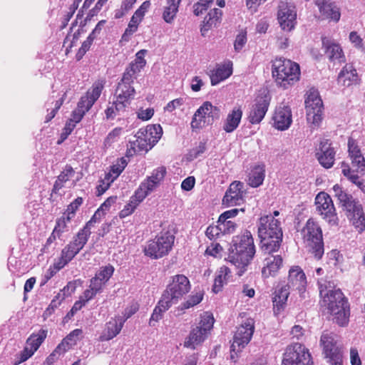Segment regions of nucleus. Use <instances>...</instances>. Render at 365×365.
Wrapping results in <instances>:
<instances>
[{
    "label": "nucleus",
    "mask_w": 365,
    "mask_h": 365,
    "mask_svg": "<svg viewBox=\"0 0 365 365\" xmlns=\"http://www.w3.org/2000/svg\"><path fill=\"white\" fill-rule=\"evenodd\" d=\"M255 331V322L253 319H247L240 327L234 335L233 342L231 345V352L240 351L250 341Z\"/></svg>",
    "instance_id": "nucleus-15"
},
{
    "label": "nucleus",
    "mask_w": 365,
    "mask_h": 365,
    "mask_svg": "<svg viewBox=\"0 0 365 365\" xmlns=\"http://www.w3.org/2000/svg\"><path fill=\"white\" fill-rule=\"evenodd\" d=\"M232 73V65L230 63L219 66L212 72L210 81L212 86H216L225 81Z\"/></svg>",
    "instance_id": "nucleus-30"
},
{
    "label": "nucleus",
    "mask_w": 365,
    "mask_h": 365,
    "mask_svg": "<svg viewBox=\"0 0 365 365\" xmlns=\"http://www.w3.org/2000/svg\"><path fill=\"white\" fill-rule=\"evenodd\" d=\"M75 174V171L70 165H66L61 174L58 176L56 180L53 190L54 192L58 191L63 187V184L67 182Z\"/></svg>",
    "instance_id": "nucleus-41"
},
{
    "label": "nucleus",
    "mask_w": 365,
    "mask_h": 365,
    "mask_svg": "<svg viewBox=\"0 0 365 365\" xmlns=\"http://www.w3.org/2000/svg\"><path fill=\"white\" fill-rule=\"evenodd\" d=\"M302 239L309 251L317 259L324 255L322 231L317 222L309 219L301 231Z\"/></svg>",
    "instance_id": "nucleus-6"
},
{
    "label": "nucleus",
    "mask_w": 365,
    "mask_h": 365,
    "mask_svg": "<svg viewBox=\"0 0 365 365\" xmlns=\"http://www.w3.org/2000/svg\"><path fill=\"white\" fill-rule=\"evenodd\" d=\"M307 284V277L302 269L299 266L292 267L289 270L288 282L286 285L292 290L298 291L300 296H302Z\"/></svg>",
    "instance_id": "nucleus-22"
},
{
    "label": "nucleus",
    "mask_w": 365,
    "mask_h": 365,
    "mask_svg": "<svg viewBox=\"0 0 365 365\" xmlns=\"http://www.w3.org/2000/svg\"><path fill=\"white\" fill-rule=\"evenodd\" d=\"M82 334V329H74L68 335H67L58 344V349H62L63 351L64 352L67 351L71 347L76 344L77 341L80 340Z\"/></svg>",
    "instance_id": "nucleus-35"
},
{
    "label": "nucleus",
    "mask_w": 365,
    "mask_h": 365,
    "mask_svg": "<svg viewBox=\"0 0 365 365\" xmlns=\"http://www.w3.org/2000/svg\"><path fill=\"white\" fill-rule=\"evenodd\" d=\"M175 237L170 232H162L155 239L150 240L145 247V254L158 259L169 253L174 244Z\"/></svg>",
    "instance_id": "nucleus-8"
},
{
    "label": "nucleus",
    "mask_w": 365,
    "mask_h": 365,
    "mask_svg": "<svg viewBox=\"0 0 365 365\" xmlns=\"http://www.w3.org/2000/svg\"><path fill=\"white\" fill-rule=\"evenodd\" d=\"M322 45L329 60L332 61H338L339 62L344 61V53L339 44L323 38Z\"/></svg>",
    "instance_id": "nucleus-29"
},
{
    "label": "nucleus",
    "mask_w": 365,
    "mask_h": 365,
    "mask_svg": "<svg viewBox=\"0 0 365 365\" xmlns=\"http://www.w3.org/2000/svg\"><path fill=\"white\" fill-rule=\"evenodd\" d=\"M220 110L210 102H204L193 115L191 127L199 129L205 125H212L215 120L220 118Z\"/></svg>",
    "instance_id": "nucleus-10"
},
{
    "label": "nucleus",
    "mask_w": 365,
    "mask_h": 365,
    "mask_svg": "<svg viewBox=\"0 0 365 365\" xmlns=\"http://www.w3.org/2000/svg\"><path fill=\"white\" fill-rule=\"evenodd\" d=\"M272 252H267L268 255L263 260V267L262 269V275L264 278L275 276L281 267L283 259L280 255H274Z\"/></svg>",
    "instance_id": "nucleus-24"
},
{
    "label": "nucleus",
    "mask_w": 365,
    "mask_h": 365,
    "mask_svg": "<svg viewBox=\"0 0 365 365\" xmlns=\"http://www.w3.org/2000/svg\"><path fill=\"white\" fill-rule=\"evenodd\" d=\"M141 69V68L131 62L126 68L122 78H124V81H129L133 83L134 79L137 78Z\"/></svg>",
    "instance_id": "nucleus-47"
},
{
    "label": "nucleus",
    "mask_w": 365,
    "mask_h": 365,
    "mask_svg": "<svg viewBox=\"0 0 365 365\" xmlns=\"http://www.w3.org/2000/svg\"><path fill=\"white\" fill-rule=\"evenodd\" d=\"M105 215V213L103 212L101 210L98 209L91 219L86 224V225L83 227V229L79 230L80 233L83 234V235H86V238H89V236L91 234V227L96 222H100L101 217Z\"/></svg>",
    "instance_id": "nucleus-45"
},
{
    "label": "nucleus",
    "mask_w": 365,
    "mask_h": 365,
    "mask_svg": "<svg viewBox=\"0 0 365 365\" xmlns=\"http://www.w3.org/2000/svg\"><path fill=\"white\" fill-rule=\"evenodd\" d=\"M339 201L344 209L349 213L352 212H357L359 213L360 211L361 205L359 204L351 195L346 192L344 194H341V197L339 199Z\"/></svg>",
    "instance_id": "nucleus-38"
},
{
    "label": "nucleus",
    "mask_w": 365,
    "mask_h": 365,
    "mask_svg": "<svg viewBox=\"0 0 365 365\" xmlns=\"http://www.w3.org/2000/svg\"><path fill=\"white\" fill-rule=\"evenodd\" d=\"M230 277V269L226 266L221 267L216 272L212 291L215 293L220 292L223 286L227 283Z\"/></svg>",
    "instance_id": "nucleus-33"
},
{
    "label": "nucleus",
    "mask_w": 365,
    "mask_h": 365,
    "mask_svg": "<svg viewBox=\"0 0 365 365\" xmlns=\"http://www.w3.org/2000/svg\"><path fill=\"white\" fill-rule=\"evenodd\" d=\"M282 365H313V361L309 349L302 344L294 343L286 348Z\"/></svg>",
    "instance_id": "nucleus-11"
},
{
    "label": "nucleus",
    "mask_w": 365,
    "mask_h": 365,
    "mask_svg": "<svg viewBox=\"0 0 365 365\" xmlns=\"http://www.w3.org/2000/svg\"><path fill=\"white\" fill-rule=\"evenodd\" d=\"M359 81L356 70L351 64H346L340 71L338 76L339 83L349 86L358 83Z\"/></svg>",
    "instance_id": "nucleus-28"
},
{
    "label": "nucleus",
    "mask_w": 365,
    "mask_h": 365,
    "mask_svg": "<svg viewBox=\"0 0 365 365\" xmlns=\"http://www.w3.org/2000/svg\"><path fill=\"white\" fill-rule=\"evenodd\" d=\"M123 131L122 128H115L113 130H111L107 135L106 138L105 139V144L110 145L112 143L117 140V139L119 138V136L121 135Z\"/></svg>",
    "instance_id": "nucleus-57"
},
{
    "label": "nucleus",
    "mask_w": 365,
    "mask_h": 365,
    "mask_svg": "<svg viewBox=\"0 0 365 365\" xmlns=\"http://www.w3.org/2000/svg\"><path fill=\"white\" fill-rule=\"evenodd\" d=\"M265 177V165L264 164H258L255 165L248 177V183L253 187H257L262 184Z\"/></svg>",
    "instance_id": "nucleus-31"
},
{
    "label": "nucleus",
    "mask_w": 365,
    "mask_h": 365,
    "mask_svg": "<svg viewBox=\"0 0 365 365\" xmlns=\"http://www.w3.org/2000/svg\"><path fill=\"white\" fill-rule=\"evenodd\" d=\"M190 284L188 278L183 274H177L172 277L162 297L170 304H175L182 297L189 292Z\"/></svg>",
    "instance_id": "nucleus-9"
},
{
    "label": "nucleus",
    "mask_w": 365,
    "mask_h": 365,
    "mask_svg": "<svg viewBox=\"0 0 365 365\" xmlns=\"http://www.w3.org/2000/svg\"><path fill=\"white\" fill-rule=\"evenodd\" d=\"M335 154L336 152L328 140L320 141L316 150V157L322 167L327 169L331 168L335 160Z\"/></svg>",
    "instance_id": "nucleus-20"
},
{
    "label": "nucleus",
    "mask_w": 365,
    "mask_h": 365,
    "mask_svg": "<svg viewBox=\"0 0 365 365\" xmlns=\"http://www.w3.org/2000/svg\"><path fill=\"white\" fill-rule=\"evenodd\" d=\"M217 224L220 225V230H222L223 235L230 234L235 232L236 229V224L231 220H225L220 221V217L217 220Z\"/></svg>",
    "instance_id": "nucleus-53"
},
{
    "label": "nucleus",
    "mask_w": 365,
    "mask_h": 365,
    "mask_svg": "<svg viewBox=\"0 0 365 365\" xmlns=\"http://www.w3.org/2000/svg\"><path fill=\"white\" fill-rule=\"evenodd\" d=\"M63 299V294L58 293L57 295H56L55 297L52 299L48 308L44 312L43 316L46 317L50 316L54 312L55 309L60 306Z\"/></svg>",
    "instance_id": "nucleus-51"
},
{
    "label": "nucleus",
    "mask_w": 365,
    "mask_h": 365,
    "mask_svg": "<svg viewBox=\"0 0 365 365\" xmlns=\"http://www.w3.org/2000/svg\"><path fill=\"white\" fill-rule=\"evenodd\" d=\"M222 16V11L219 9H213L206 15L201 27V33L205 36L212 26H215Z\"/></svg>",
    "instance_id": "nucleus-32"
},
{
    "label": "nucleus",
    "mask_w": 365,
    "mask_h": 365,
    "mask_svg": "<svg viewBox=\"0 0 365 365\" xmlns=\"http://www.w3.org/2000/svg\"><path fill=\"white\" fill-rule=\"evenodd\" d=\"M166 169L164 167H160L154 170L152 175L140 183L136 190L137 196L140 200H144L148 194L158 186L160 182L164 179Z\"/></svg>",
    "instance_id": "nucleus-18"
},
{
    "label": "nucleus",
    "mask_w": 365,
    "mask_h": 365,
    "mask_svg": "<svg viewBox=\"0 0 365 365\" xmlns=\"http://www.w3.org/2000/svg\"><path fill=\"white\" fill-rule=\"evenodd\" d=\"M125 320L121 317L111 319L107 324L105 330L104 337L109 340L118 334L123 328Z\"/></svg>",
    "instance_id": "nucleus-34"
},
{
    "label": "nucleus",
    "mask_w": 365,
    "mask_h": 365,
    "mask_svg": "<svg viewBox=\"0 0 365 365\" xmlns=\"http://www.w3.org/2000/svg\"><path fill=\"white\" fill-rule=\"evenodd\" d=\"M162 134L163 129L160 125H148L146 128L145 138L149 141H152V143L154 144L159 140L162 136Z\"/></svg>",
    "instance_id": "nucleus-46"
},
{
    "label": "nucleus",
    "mask_w": 365,
    "mask_h": 365,
    "mask_svg": "<svg viewBox=\"0 0 365 365\" xmlns=\"http://www.w3.org/2000/svg\"><path fill=\"white\" fill-rule=\"evenodd\" d=\"M205 235L210 240H212L223 234L222 230H220L219 224H217V225H210L205 231Z\"/></svg>",
    "instance_id": "nucleus-55"
},
{
    "label": "nucleus",
    "mask_w": 365,
    "mask_h": 365,
    "mask_svg": "<svg viewBox=\"0 0 365 365\" xmlns=\"http://www.w3.org/2000/svg\"><path fill=\"white\" fill-rule=\"evenodd\" d=\"M171 306H173V304H170L169 301L165 300L162 297L158 306H156L153 310L150 319L149 324L150 326H154L155 324L153 322H158L162 318L163 313L167 311Z\"/></svg>",
    "instance_id": "nucleus-37"
},
{
    "label": "nucleus",
    "mask_w": 365,
    "mask_h": 365,
    "mask_svg": "<svg viewBox=\"0 0 365 365\" xmlns=\"http://www.w3.org/2000/svg\"><path fill=\"white\" fill-rule=\"evenodd\" d=\"M316 211L330 226H336L339 218L331 197L324 192H320L315 197Z\"/></svg>",
    "instance_id": "nucleus-12"
},
{
    "label": "nucleus",
    "mask_w": 365,
    "mask_h": 365,
    "mask_svg": "<svg viewBox=\"0 0 365 365\" xmlns=\"http://www.w3.org/2000/svg\"><path fill=\"white\" fill-rule=\"evenodd\" d=\"M181 0H168V6H165L163 18L167 23H171L174 19Z\"/></svg>",
    "instance_id": "nucleus-42"
},
{
    "label": "nucleus",
    "mask_w": 365,
    "mask_h": 365,
    "mask_svg": "<svg viewBox=\"0 0 365 365\" xmlns=\"http://www.w3.org/2000/svg\"><path fill=\"white\" fill-rule=\"evenodd\" d=\"M280 27L284 31H291L297 24L295 6L287 2H280L277 13Z\"/></svg>",
    "instance_id": "nucleus-17"
},
{
    "label": "nucleus",
    "mask_w": 365,
    "mask_h": 365,
    "mask_svg": "<svg viewBox=\"0 0 365 365\" xmlns=\"http://www.w3.org/2000/svg\"><path fill=\"white\" fill-rule=\"evenodd\" d=\"M83 203V199L81 197H77L74 201H73L67 207L66 212L65 214L69 215V216H74L76 211L78 210V207Z\"/></svg>",
    "instance_id": "nucleus-60"
},
{
    "label": "nucleus",
    "mask_w": 365,
    "mask_h": 365,
    "mask_svg": "<svg viewBox=\"0 0 365 365\" xmlns=\"http://www.w3.org/2000/svg\"><path fill=\"white\" fill-rule=\"evenodd\" d=\"M185 102V99L183 98H179L170 101L166 106L164 108L165 111L172 113L176 108L182 106Z\"/></svg>",
    "instance_id": "nucleus-58"
},
{
    "label": "nucleus",
    "mask_w": 365,
    "mask_h": 365,
    "mask_svg": "<svg viewBox=\"0 0 365 365\" xmlns=\"http://www.w3.org/2000/svg\"><path fill=\"white\" fill-rule=\"evenodd\" d=\"M337 336L331 332H323L320 344L323 346V351L326 357L333 356L334 354L340 353L338 346H336Z\"/></svg>",
    "instance_id": "nucleus-26"
},
{
    "label": "nucleus",
    "mask_w": 365,
    "mask_h": 365,
    "mask_svg": "<svg viewBox=\"0 0 365 365\" xmlns=\"http://www.w3.org/2000/svg\"><path fill=\"white\" fill-rule=\"evenodd\" d=\"M93 103L86 96H82L78 103L77 108L81 110L85 113L92 107Z\"/></svg>",
    "instance_id": "nucleus-62"
},
{
    "label": "nucleus",
    "mask_w": 365,
    "mask_h": 365,
    "mask_svg": "<svg viewBox=\"0 0 365 365\" xmlns=\"http://www.w3.org/2000/svg\"><path fill=\"white\" fill-rule=\"evenodd\" d=\"M307 121L318 125L322 119L323 103L317 90L312 88L305 99Z\"/></svg>",
    "instance_id": "nucleus-13"
},
{
    "label": "nucleus",
    "mask_w": 365,
    "mask_h": 365,
    "mask_svg": "<svg viewBox=\"0 0 365 365\" xmlns=\"http://www.w3.org/2000/svg\"><path fill=\"white\" fill-rule=\"evenodd\" d=\"M234 247L227 259L238 269L237 274L242 276L255 254V247L251 232H245Z\"/></svg>",
    "instance_id": "nucleus-3"
},
{
    "label": "nucleus",
    "mask_w": 365,
    "mask_h": 365,
    "mask_svg": "<svg viewBox=\"0 0 365 365\" xmlns=\"http://www.w3.org/2000/svg\"><path fill=\"white\" fill-rule=\"evenodd\" d=\"M47 336V330L40 329L36 334H33L26 341V344L36 351Z\"/></svg>",
    "instance_id": "nucleus-43"
},
{
    "label": "nucleus",
    "mask_w": 365,
    "mask_h": 365,
    "mask_svg": "<svg viewBox=\"0 0 365 365\" xmlns=\"http://www.w3.org/2000/svg\"><path fill=\"white\" fill-rule=\"evenodd\" d=\"M242 116L240 106H235L227 114L223 124V130L226 133H232L239 126Z\"/></svg>",
    "instance_id": "nucleus-27"
},
{
    "label": "nucleus",
    "mask_w": 365,
    "mask_h": 365,
    "mask_svg": "<svg viewBox=\"0 0 365 365\" xmlns=\"http://www.w3.org/2000/svg\"><path fill=\"white\" fill-rule=\"evenodd\" d=\"M348 151L351 160V168L342 162L341 166L342 173L365 193V180H360L358 175L355 174V173H364L365 172V159L361 155L356 143L352 138L349 139Z\"/></svg>",
    "instance_id": "nucleus-4"
},
{
    "label": "nucleus",
    "mask_w": 365,
    "mask_h": 365,
    "mask_svg": "<svg viewBox=\"0 0 365 365\" xmlns=\"http://www.w3.org/2000/svg\"><path fill=\"white\" fill-rule=\"evenodd\" d=\"M103 85L101 82L96 83L93 85L91 89L88 90L86 94V96L92 102L93 104L100 97Z\"/></svg>",
    "instance_id": "nucleus-48"
},
{
    "label": "nucleus",
    "mask_w": 365,
    "mask_h": 365,
    "mask_svg": "<svg viewBox=\"0 0 365 365\" xmlns=\"http://www.w3.org/2000/svg\"><path fill=\"white\" fill-rule=\"evenodd\" d=\"M113 272L114 267L112 265L108 264L101 267L99 271L96 274L95 277L106 284L113 275Z\"/></svg>",
    "instance_id": "nucleus-49"
},
{
    "label": "nucleus",
    "mask_w": 365,
    "mask_h": 365,
    "mask_svg": "<svg viewBox=\"0 0 365 365\" xmlns=\"http://www.w3.org/2000/svg\"><path fill=\"white\" fill-rule=\"evenodd\" d=\"M316 4L324 19L339 21L341 14L339 9L334 2L329 0H317Z\"/></svg>",
    "instance_id": "nucleus-25"
},
{
    "label": "nucleus",
    "mask_w": 365,
    "mask_h": 365,
    "mask_svg": "<svg viewBox=\"0 0 365 365\" xmlns=\"http://www.w3.org/2000/svg\"><path fill=\"white\" fill-rule=\"evenodd\" d=\"M206 150V145L205 142H200L197 146L192 148L190 151V156L191 158H197L201 155Z\"/></svg>",
    "instance_id": "nucleus-63"
},
{
    "label": "nucleus",
    "mask_w": 365,
    "mask_h": 365,
    "mask_svg": "<svg viewBox=\"0 0 365 365\" xmlns=\"http://www.w3.org/2000/svg\"><path fill=\"white\" fill-rule=\"evenodd\" d=\"M88 239L86 237V235H83V234L78 232L73 238V240L70 242L69 244L62 250L61 257L56 262L57 268L62 269L69 262H71L83 248L88 242Z\"/></svg>",
    "instance_id": "nucleus-16"
},
{
    "label": "nucleus",
    "mask_w": 365,
    "mask_h": 365,
    "mask_svg": "<svg viewBox=\"0 0 365 365\" xmlns=\"http://www.w3.org/2000/svg\"><path fill=\"white\" fill-rule=\"evenodd\" d=\"M273 125L279 130H287L292 123V111L287 106H280L276 108L272 118Z\"/></svg>",
    "instance_id": "nucleus-23"
},
{
    "label": "nucleus",
    "mask_w": 365,
    "mask_h": 365,
    "mask_svg": "<svg viewBox=\"0 0 365 365\" xmlns=\"http://www.w3.org/2000/svg\"><path fill=\"white\" fill-rule=\"evenodd\" d=\"M349 40L356 48H364L363 40L356 31H351L349 34Z\"/></svg>",
    "instance_id": "nucleus-64"
},
{
    "label": "nucleus",
    "mask_w": 365,
    "mask_h": 365,
    "mask_svg": "<svg viewBox=\"0 0 365 365\" xmlns=\"http://www.w3.org/2000/svg\"><path fill=\"white\" fill-rule=\"evenodd\" d=\"M139 309V305L137 302H132L129 306H128L123 312V320L125 322L129 319L131 316H133Z\"/></svg>",
    "instance_id": "nucleus-61"
},
{
    "label": "nucleus",
    "mask_w": 365,
    "mask_h": 365,
    "mask_svg": "<svg viewBox=\"0 0 365 365\" xmlns=\"http://www.w3.org/2000/svg\"><path fill=\"white\" fill-rule=\"evenodd\" d=\"M351 214L354 215V225L358 230L359 232H363L365 230V217L362 212L361 206L360 207V211L352 212Z\"/></svg>",
    "instance_id": "nucleus-50"
},
{
    "label": "nucleus",
    "mask_w": 365,
    "mask_h": 365,
    "mask_svg": "<svg viewBox=\"0 0 365 365\" xmlns=\"http://www.w3.org/2000/svg\"><path fill=\"white\" fill-rule=\"evenodd\" d=\"M143 200H140L135 192V195L130 198V202L125 205L124 208L120 212L119 216L120 218H125L128 215H131L138 204Z\"/></svg>",
    "instance_id": "nucleus-44"
},
{
    "label": "nucleus",
    "mask_w": 365,
    "mask_h": 365,
    "mask_svg": "<svg viewBox=\"0 0 365 365\" xmlns=\"http://www.w3.org/2000/svg\"><path fill=\"white\" fill-rule=\"evenodd\" d=\"M94 39L95 38L89 34L87 39L83 42L81 47L79 48L76 54V57L78 60L81 59L86 51L89 50Z\"/></svg>",
    "instance_id": "nucleus-56"
},
{
    "label": "nucleus",
    "mask_w": 365,
    "mask_h": 365,
    "mask_svg": "<svg viewBox=\"0 0 365 365\" xmlns=\"http://www.w3.org/2000/svg\"><path fill=\"white\" fill-rule=\"evenodd\" d=\"M291 289L287 285H283L279 288H277L274 292V296L272 299L274 307H277V310L283 308L286 304Z\"/></svg>",
    "instance_id": "nucleus-36"
},
{
    "label": "nucleus",
    "mask_w": 365,
    "mask_h": 365,
    "mask_svg": "<svg viewBox=\"0 0 365 365\" xmlns=\"http://www.w3.org/2000/svg\"><path fill=\"white\" fill-rule=\"evenodd\" d=\"M72 216L63 214V215L56 220L55 227L53 230V239L60 238L61 235L68 231V224L70 222Z\"/></svg>",
    "instance_id": "nucleus-39"
},
{
    "label": "nucleus",
    "mask_w": 365,
    "mask_h": 365,
    "mask_svg": "<svg viewBox=\"0 0 365 365\" xmlns=\"http://www.w3.org/2000/svg\"><path fill=\"white\" fill-rule=\"evenodd\" d=\"M247 43V33L241 31L236 36L234 48L237 52L240 51Z\"/></svg>",
    "instance_id": "nucleus-54"
},
{
    "label": "nucleus",
    "mask_w": 365,
    "mask_h": 365,
    "mask_svg": "<svg viewBox=\"0 0 365 365\" xmlns=\"http://www.w3.org/2000/svg\"><path fill=\"white\" fill-rule=\"evenodd\" d=\"M133 82L124 81L122 78L115 91L114 104L117 112H125L133 99L135 91Z\"/></svg>",
    "instance_id": "nucleus-14"
},
{
    "label": "nucleus",
    "mask_w": 365,
    "mask_h": 365,
    "mask_svg": "<svg viewBox=\"0 0 365 365\" xmlns=\"http://www.w3.org/2000/svg\"><path fill=\"white\" fill-rule=\"evenodd\" d=\"M258 237L264 250H277L282 240V231L279 220L274 219L272 215L261 217L258 223Z\"/></svg>",
    "instance_id": "nucleus-2"
},
{
    "label": "nucleus",
    "mask_w": 365,
    "mask_h": 365,
    "mask_svg": "<svg viewBox=\"0 0 365 365\" xmlns=\"http://www.w3.org/2000/svg\"><path fill=\"white\" fill-rule=\"evenodd\" d=\"M126 165L127 162L124 158L118 160L116 163L110 166L109 171L106 173L104 178L113 182L123 171Z\"/></svg>",
    "instance_id": "nucleus-40"
},
{
    "label": "nucleus",
    "mask_w": 365,
    "mask_h": 365,
    "mask_svg": "<svg viewBox=\"0 0 365 365\" xmlns=\"http://www.w3.org/2000/svg\"><path fill=\"white\" fill-rule=\"evenodd\" d=\"M147 52L148 51L145 49L140 50L135 54V58L133 61H132V63L141 68H144L146 64L145 56L147 53Z\"/></svg>",
    "instance_id": "nucleus-59"
},
{
    "label": "nucleus",
    "mask_w": 365,
    "mask_h": 365,
    "mask_svg": "<svg viewBox=\"0 0 365 365\" xmlns=\"http://www.w3.org/2000/svg\"><path fill=\"white\" fill-rule=\"evenodd\" d=\"M272 76L277 84L284 89L288 88L299 79V66L282 57L272 61Z\"/></svg>",
    "instance_id": "nucleus-5"
},
{
    "label": "nucleus",
    "mask_w": 365,
    "mask_h": 365,
    "mask_svg": "<svg viewBox=\"0 0 365 365\" xmlns=\"http://www.w3.org/2000/svg\"><path fill=\"white\" fill-rule=\"evenodd\" d=\"M245 192L244 183L240 181L232 182L223 197V204L227 206L240 205L244 202Z\"/></svg>",
    "instance_id": "nucleus-21"
},
{
    "label": "nucleus",
    "mask_w": 365,
    "mask_h": 365,
    "mask_svg": "<svg viewBox=\"0 0 365 365\" xmlns=\"http://www.w3.org/2000/svg\"><path fill=\"white\" fill-rule=\"evenodd\" d=\"M322 306L333 317L332 320L340 327H346L350 317L349 305L339 289H335L333 282L318 279Z\"/></svg>",
    "instance_id": "nucleus-1"
},
{
    "label": "nucleus",
    "mask_w": 365,
    "mask_h": 365,
    "mask_svg": "<svg viewBox=\"0 0 365 365\" xmlns=\"http://www.w3.org/2000/svg\"><path fill=\"white\" fill-rule=\"evenodd\" d=\"M214 318L208 312L201 315L199 325L193 328L189 335L185 338L183 345L191 349H196L207 337L208 334L214 324Z\"/></svg>",
    "instance_id": "nucleus-7"
},
{
    "label": "nucleus",
    "mask_w": 365,
    "mask_h": 365,
    "mask_svg": "<svg viewBox=\"0 0 365 365\" xmlns=\"http://www.w3.org/2000/svg\"><path fill=\"white\" fill-rule=\"evenodd\" d=\"M202 297L203 294L201 292L191 295L185 302L181 304L180 309L182 310L187 309L198 304L202 300Z\"/></svg>",
    "instance_id": "nucleus-52"
},
{
    "label": "nucleus",
    "mask_w": 365,
    "mask_h": 365,
    "mask_svg": "<svg viewBox=\"0 0 365 365\" xmlns=\"http://www.w3.org/2000/svg\"><path fill=\"white\" fill-rule=\"evenodd\" d=\"M271 98L269 94L258 96L252 105L248 120L252 124L259 123L268 110Z\"/></svg>",
    "instance_id": "nucleus-19"
}]
</instances>
